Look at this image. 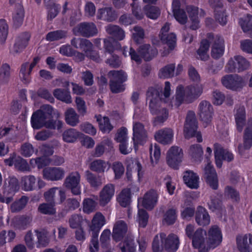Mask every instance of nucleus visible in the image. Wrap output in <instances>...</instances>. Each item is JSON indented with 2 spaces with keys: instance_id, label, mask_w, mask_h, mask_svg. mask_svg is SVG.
<instances>
[{
  "instance_id": "nucleus-60",
  "label": "nucleus",
  "mask_w": 252,
  "mask_h": 252,
  "mask_svg": "<svg viewBox=\"0 0 252 252\" xmlns=\"http://www.w3.org/2000/svg\"><path fill=\"white\" fill-rule=\"evenodd\" d=\"M37 238L36 246L37 248H44L46 247L49 243V239L47 235L43 232L35 231Z\"/></svg>"
},
{
  "instance_id": "nucleus-38",
  "label": "nucleus",
  "mask_w": 252,
  "mask_h": 252,
  "mask_svg": "<svg viewBox=\"0 0 252 252\" xmlns=\"http://www.w3.org/2000/svg\"><path fill=\"white\" fill-rule=\"evenodd\" d=\"M234 118L236 126H245L246 123V109L244 106H239L235 109Z\"/></svg>"
},
{
  "instance_id": "nucleus-18",
  "label": "nucleus",
  "mask_w": 252,
  "mask_h": 252,
  "mask_svg": "<svg viewBox=\"0 0 252 252\" xmlns=\"http://www.w3.org/2000/svg\"><path fill=\"white\" fill-rule=\"evenodd\" d=\"M236 241L237 248L240 252H252V234L237 236Z\"/></svg>"
},
{
  "instance_id": "nucleus-45",
  "label": "nucleus",
  "mask_w": 252,
  "mask_h": 252,
  "mask_svg": "<svg viewBox=\"0 0 252 252\" xmlns=\"http://www.w3.org/2000/svg\"><path fill=\"white\" fill-rule=\"evenodd\" d=\"M197 127H184V135L186 139H189L193 137H196L198 142L202 141L201 133L197 131Z\"/></svg>"
},
{
  "instance_id": "nucleus-4",
  "label": "nucleus",
  "mask_w": 252,
  "mask_h": 252,
  "mask_svg": "<svg viewBox=\"0 0 252 252\" xmlns=\"http://www.w3.org/2000/svg\"><path fill=\"white\" fill-rule=\"evenodd\" d=\"M170 30V24L166 23L161 28L158 36L160 40L163 44H166L170 51H173L176 46V35L171 32L168 33Z\"/></svg>"
},
{
  "instance_id": "nucleus-5",
  "label": "nucleus",
  "mask_w": 252,
  "mask_h": 252,
  "mask_svg": "<svg viewBox=\"0 0 252 252\" xmlns=\"http://www.w3.org/2000/svg\"><path fill=\"white\" fill-rule=\"evenodd\" d=\"M183 152L181 148L177 146H172L167 153L166 160L168 165L177 169L179 164L182 161Z\"/></svg>"
},
{
  "instance_id": "nucleus-25",
  "label": "nucleus",
  "mask_w": 252,
  "mask_h": 252,
  "mask_svg": "<svg viewBox=\"0 0 252 252\" xmlns=\"http://www.w3.org/2000/svg\"><path fill=\"white\" fill-rule=\"evenodd\" d=\"M252 146V127H246L244 130L243 144H240L238 147V152L242 155L245 150H249Z\"/></svg>"
},
{
  "instance_id": "nucleus-49",
  "label": "nucleus",
  "mask_w": 252,
  "mask_h": 252,
  "mask_svg": "<svg viewBox=\"0 0 252 252\" xmlns=\"http://www.w3.org/2000/svg\"><path fill=\"white\" fill-rule=\"evenodd\" d=\"M134 143H140L147 137L146 131L144 127H133Z\"/></svg>"
},
{
  "instance_id": "nucleus-1",
  "label": "nucleus",
  "mask_w": 252,
  "mask_h": 252,
  "mask_svg": "<svg viewBox=\"0 0 252 252\" xmlns=\"http://www.w3.org/2000/svg\"><path fill=\"white\" fill-rule=\"evenodd\" d=\"M170 83L168 81L165 82L163 94L157 89L154 87L149 88L146 93L147 99L150 100L149 109L153 115H157L161 112L162 115L156 117L154 121V126L157 123H163L168 117V110L165 108H161V104L163 101L162 95L168 98L170 95Z\"/></svg>"
},
{
  "instance_id": "nucleus-41",
  "label": "nucleus",
  "mask_w": 252,
  "mask_h": 252,
  "mask_svg": "<svg viewBox=\"0 0 252 252\" xmlns=\"http://www.w3.org/2000/svg\"><path fill=\"white\" fill-rule=\"evenodd\" d=\"M32 72L29 71V62H25L22 64L19 72V77L21 81L24 84L28 85L31 81V74Z\"/></svg>"
},
{
  "instance_id": "nucleus-57",
  "label": "nucleus",
  "mask_w": 252,
  "mask_h": 252,
  "mask_svg": "<svg viewBox=\"0 0 252 252\" xmlns=\"http://www.w3.org/2000/svg\"><path fill=\"white\" fill-rule=\"evenodd\" d=\"M118 200L123 207H126L130 202V191L128 189H123L120 193Z\"/></svg>"
},
{
  "instance_id": "nucleus-44",
  "label": "nucleus",
  "mask_w": 252,
  "mask_h": 252,
  "mask_svg": "<svg viewBox=\"0 0 252 252\" xmlns=\"http://www.w3.org/2000/svg\"><path fill=\"white\" fill-rule=\"evenodd\" d=\"M175 70V64L170 63L161 68L158 72L160 78H169L174 76Z\"/></svg>"
},
{
  "instance_id": "nucleus-53",
  "label": "nucleus",
  "mask_w": 252,
  "mask_h": 252,
  "mask_svg": "<svg viewBox=\"0 0 252 252\" xmlns=\"http://www.w3.org/2000/svg\"><path fill=\"white\" fill-rule=\"evenodd\" d=\"M144 10L147 17L151 19H157L160 14L158 7L153 5H146Z\"/></svg>"
},
{
  "instance_id": "nucleus-15",
  "label": "nucleus",
  "mask_w": 252,
  "mask_h": 252,
  "mask_svg": "<svg viewBox=\"0 0 252 252\" xmlns=\"http://www.w3.org/2000/svg\"><path fill=\"white\" fill-rule=\"evenodd\" d=\"M203 177L207 184L213 189L218 188L219 181L215 169L210 163L208 162L204 169Z\"/></svg>"
},
{
  "instance_id": "nucleus-46",
  "label": "nucleus",
  "mask_w": 252,
  "mask_h": 252,
  "mask_svg": "<svg viewBox=\"0 0 252 252\" xmlns=\"http://www.w3.org/2000/svg\"><path fill=\"white\" fill-rule=\"evenodd\" d=\"M55 205V202L42 203L39 205L38 207V210L40 213L42 214L53 215H55L56 213Z\"/></svg>"
},
{
  "instance_id": "nucleus-37",
  "label": "nucleus",
  "mask_w": 252,
  "mask_h": 252,
  "mask_svg": "<svg viewBox=\"0 0 252 252\" xmlns=\"http://www.w3.org/2000/svg\"><path fill=\"white\" fill-rule=\"evenodd\" d=\"M125 163L126 165V169L132 170L135 168L139 178L142 176L143 173L142 166L138 159L127 157L126 159Z\"/></svg>"
},
{
  "instance_id": "nucleus-9",
  "label": "nucleus",
  "mask_w": 252,
  "mask_h": 252,
  "mask_svg": "<svg viewBox=\"0 0 252 252\" xmlns=\"http://www.w3.org/2000/svg\"><path fill=\"white\" fill-rule=\"evenodd\" d=\"M80 175L78 172L70 173L64 180V185L66 188L71 190V193L75 195L81 193Z\"/></svg>"
},
{
  "instance_id": "nucleus-11",
  "label": "nucleus",
  "mask_w": 252,
  "mask_h": 252,
  "mask_svg": "<svg viewBox=\"0 0 252 252\" xmlns=\"http://www.w3.org/2000/svg\"><path fill=\"white\" fill-rule=\"evenodd\" d=\"M31 37L30 32H25L20 33L15 39L12 51H10L13 55L22 52L28 46Z\"/></svg>"
},
{
  "instance_id": "nucleus-19",
  "label": "nucleus",
  "mask_w": 252,
  "mask_h": 252,
  "mask_svg": "<svg viewBox=\"0 0 252 252\" xmlns=\"http://www.w3.org/2000/svg\"><path fill=\"white\" fill-rule=\"evenodd\" d=\"M210 6L214 9L215 18L221 25L224 26L227 23V16L224 11L218 10L217 8L223 6L221 0H209Z\"/></svg>"
},
{
  "instance_id": "nucleus-17",
  "label": "nucleus",
  "mask_w": 252,
  "mask_h": 252,
  "mask_svg": "<svg viewBox=\"0 0 252 252\" xmlns=\"http://www.w3.org/2000/svg\"><path fill=\"white\" fill-rule=\"evenodd\" d=\"M222 241L221 231L217 225L212 226L208 231V239L207 240L209 250L219 245Z\"/></svg>"
},
{
  "instance_id": "nucleus-54",
  "label": "nucleus",
  "mask_w": 252,
  "mask_h": 252,
  "mask_svg": "<svg viewBox=\"0 0 252 252\" xmlns=\"http://www.w3.org/2000/svg\"><path fill=\"white\" fill-rule=\"evenodd\" d=\"M46 129L42 130L36 133L35 138L37 140L44 141L51 137L54 133L56 127H46Z\"/></svg>"
},
{
  "instance_id": "nucleus-43",
  "label": "nucleus",
  "mask_w": 252,
  "mask_h": 252,
  "mask_svg": "<svg viewBox=\"0 0 252 252\" xmlns=\"http://www.w3.org/2000/svg\"><path fill=\"white\" fill-rule=\"evenodd\" d=\"M66 123L70 126H75L79 122V116L72 108H68L65 112Z\"/></svg>"
},
{
  "instance_id": "nucleus-33",
  "label": "nucleus",
  "mask_w": 252,
  "mask_h": 252,
  "mask_svg": "<svg viewBox=\"0 0 252 252\" xmlns=\"http://www.w3.org/2000/svg\"><path fill=\"white\" fill-rule=\"evenodd\" d=\"M106 32L117 40H122L125 37V31L119 26L110 24L106 27Z\"/></svg>"
},
{
  "instance_id": "nucleus-21",
  "label": "nucleus",
  "mask_w": 252,
  "mask_h": 252,
  "mask_svg": "<svg viewBox=\"0 0 252 252\" xmlns=\"http://www.w3.org/2000/svg\"><path fill=\"white\" fill-rule=\"evenodd\" d=\"M186 102L190 103L198 98L203 92V87L199 84H193L186 87Z\"/></svg>"
},
{
  "instance_id": "nucleus-28",
  "label": "nucleus",
  "mask_w": 252,
  "mask_h": 252,
  "mask_svg": "<svg viewBox=\"0 0 252 252\" xmlns=\"http://www.w3.org/2000/svg\"><path fill=\"white\" fill-rule=\"evenodd\" d=\"M224 52L223 39L220 36H217L212 47L211 56L214 59H219L223 55Z\"/></svg>"
},
{
  "instance_id": "nucleus-30",
  "label": "nucleus",
  "mask_w": 252,
  "mask_h": 252,
  "mask_svg": "<svg viewBox=\"0 0 252 252\" xmlns=\"http://www.w3.org/2000/svg\"><path fill=\"white\" fill-rule=\"evenodd\" d=\"M183 180L187 186L190 189H196L199 187V177L192 171H186L184 173Z\"/></svg>"
},
{
  "instance_id": "nucleus-63",
  "label": "nucleus",
  "mask_w": 252,
  "mask_h": 252,
  "mask_svg": "<svg viewBox=\"0 0 252 252\" xmlns=\"http://www.w3.org/2000/svg\"><path fill=\"white\" fill-rule=\"evenodd\" d=\"M15 167L22 172L29 171L31 169L27 161L20 156L17 157L15 161Z\"/></svg>"
},
{
  "instance_id": "nucleus-31",
  "label": "nucleus",
  "mask_w": 252,
  "mask_h": 252,
  "mask_svg": "<svg viewBox=\"0 0 252 252\" xmlns=\"http://www.w3.org/2000/svg\"><path fill=\"white\" fill-rule=\"evenodd\" d=\"M105 223V217L100 212H97L93 217L92 224L90 226V231L92 233H99V232Z\"/></svg>"
},
{
  "instance_id": "nucleus-39",
  "label": "nucleus",
  "mask_w": 252,
  "mask_h": 252,
  "mask_svg": "<svg viewBox=\"0 0 252 252\" xmlns=\"http://www.w3.org/2000/svg\"><path fill=\"white\" fill-rule=\"evenodd\" d=\"M85 177L87 181L94 188L97 189L102 184V179L101 176L94 174L89 170L85 171Z\"/></svg>"
},
{
  "instance_id": "nucleus-62",
  "label": "nucleus",
  "mask_w": 252,
  "mask_h": 252,
  "mask_svg": "<svg viewBox=\"0 0 252 252\" xmlns=\"http://www.w3.org/2000/svg\"><path fill=\"white\" fill-rule=\"evenodd\" d=\"M177 219V210L175 208L168 209L164 216V221L168 224L171 225L175 223Z\"/></svg>"
},
{
  "instance_id": "nucleus-2",
  "label": "nucleus",
  "mask_w": 252,
  "mask_h": 252,
  "mask_svg": "<svg viewBox=\"0 0 252 252\" xmlns=\"http://www.w3.org/2000/svg\"><path fill=\"white\" fill-rule=\"evenodd\" d=\"M53 107L43 104L34 111L31 118V126H63L59 113H53Z\"/></svg>"
},
{
  "instance_id": "nucleus-23",
  "label": "nucleus",
  "mask_w": 252,
  "mask_h": 252,
  "mask_svg": "<svg viewBox=\"0 0 252 252\" xmlns=\"http://www.w3.org/2000/svg\"><path fill=\"white\" fill-rule=\"evenodd\" d=\"M116 11L111 7L100 8L97 13V19L107 22H113L117 18Z\"/></svg>"
},
{
  "instance_id": "nucleus-64",
  "label": "nucleus",
  "mask_w": 252,
  "mask_h": 252,
  "mask_svg": "<svg viewBox=\"0 0 252 252\" xmlns=\"http://www.w3.org/2000/svg\"><path fill=\"white\" fill-rule=\"evenodd\" d=\"M15 237V233L12 231H9L7 234L5 230L0 233V246H3L6 242H11Z\"/></svg>"
},
{
  "instance_id": "nucleus-50",
  "label": "nucleus",
  "mask_w": 252,
  "mask_h": 252,
  "mask_svg": "<svg viewBox=\"0 0 252 252\" xmlns=\"http://www.w3.org/2000/svg\"><path fill=\"white\" fill-rule=\"evenodd\" d=\"M28 199V197L22 196L18 200L14 202L10 206L11 212L16 213L20 211L26 205Z\"/></svg>"
},
{
  "instance_id": "nucleus-40",
  "label": "nucleus",
  "mask_w": 252,
  "mask_h": 252,
  "mask_svg": "<svg viewBox=\"0 0 252 252\" xmlns=\"http://www.w3.org/2000/svg\"><path fill=\"white\" fill-rule=\"evenodd\" d=\"M89 167L92 171L98 173H103L108 169L107 162L100 159L93 161Z\"/></svg>"
},
{
  "instance_id": "nucleus-10",
  "label": "nucleus",
  "mask_w": 252,
  "mask_h": 252,
  "mask_svg": "<svg viewBox=\"0 0 252 252\" xmlns=\"http://www.w3.org/2000/svg\"><path fill=\"white\" fill-rule=\"evenodd\" d=\"M206 36L207 38L201 40L199 47L196 51V59L203 61L208 60L209 56L208 52L211 42L214 39V35L212 32L208 33Z\"/></svg>"
},
{
  "instance_id": "nucleus-24",
  "label": "nucleus",
  "mask_w": 252,
  "mask_h": 252,
  "mask_svg": "<svg viewBox=\"0 0 252 252\" xmlns=\"http://www.w3.org/2000/svg\"><path fill=\"white\" fill-rule=\"evenodd\" d=\"M173 130L169 128H165L156 132L155 138L159 143L163 145L170 144L173 138Z\"/></svg>"
},
{
  "instance_id": "nucleus-55",
  "label": "nucleus",
  "mask_w": 252,
  "mask_h": 252,
  "mask_svg": "<svg viewBox=\"0 0 252 252\" xmlns=\"http://www.w3.org/2000/svg\"><path fill=\"white\" fill-rule=\"evenodd\" d=\"M10 65L6 63H3L0 68V84L8 82L10 77Z\"/></svg>"
},
{
  "instance_id": "nucleus-51",
  "label": "nucleus",
  "mask_w": 252,
  "mask_h": 252,
  "mask_svg": "<svg viewBox=\"0 0 252 252\" xmlns=\"http://www.w3.org/2000/svg\"><path fill=\"white\" fill-rule=\"evenodd\" d=\"M104 48L106 52L111 54L115 50L120 49L121 44L117 41H114L112 39H104Z\"/></svg>"
},
{
  "instance_id": "nucleus-59",
  "label": "nucleus",
  "mask_w": 252,
  "mask_h": 252,
  "mask_svg": "<svg viewBox=\"0 0 252 252\" xmlns=\"http://www.w3.org/2000/svg\"><path fill=\"white\" fill-rule=\"evenodd\" d=\"M189 154L194 160H200L203 151L201 146L199 144L192 145L189 148Z\"/></svg>"
},
{
  "instance_id": "nucleus-3",
  "label": "nucleus",
  "mask_w": 252,
  "mask_h": 252,
  "mask_svg": "<svg viewBox=\"0 0 252 252\" xmlns=\"http://www.w3.org/2000/svg\"><path fill=\"white\" fill-rule=\"evenodd\" d=\"M110 78L109 86L113 93L123 92L125 89L123 83L126 81V74L122 70H111L108 73Z\"/></svg>"
},
{
  "instance_id": "nucleus-22",
  "label": "nucleus",
  "mask_w": 252,
  "mask_h": 252,
  "mask_svg": "<svg viewBox=\"0 0 252 252\" xmlns=\"http://www.w3.org/2000/svg\"><path fill=\"white\" fill-rule=\"evenodd\" d=\"M127 225L125 221L119 220L114 225L112 237L117 241H121L126 235L127 231Z\"/></svg>"
},
{
  "instance_id": "nucleus-61",
  "label": "nucleus",
  "mask_w": 252,
  "mask_h": 252,
  "mask_svg": "<svg viewBox=\"0 0 252 252\" xmlns=\"http://www.w3.org/2000/svg\"><path fill=\"white\" fill-rule=\"evenodd\" d=\"M8 33V26L5 19H0V42L5 43Z\"/></svg>"
},
{
  "instance_id": "nucleus-29",
  "label": "nucleus",
  "mask_w": 252,
  "mask_h": 252,
  "mask_svg": "<svg viewBox=\"0 0 252 252\" xmlns=\"http://www.w3.org/2000/svg\"><path fill=\"white\" fill-rule=\"evenodd\" d=\"M158 194L153 189L146 193L143 199V206L147 209L151 210L156 205L158 201Z\"/></svg>"
},
{
  "instance_id": "nucleus-35",
  "label": "nucleus",
  "mask_w": 252,
  "mask_h": 252,
  "mask_svg": "<svg viewBox=\"0 0 252 252\" xmlns=\"http://www.w3.org/2000/svg\"><path fill=\"white\" fill-rule=\"evenodd\" d=\"M54 96L58 100L66 103H71V96L70 92L67 89L58 88L53 91Z\"/></svg>"
},
{
  "instance_id": "nucleus-56",
  "label": "nucleus",
  "mask_w": 252,
  "mask_h": 252,
  "mask_svg": "<svg viewBox=\"0 0 252 252\" xmlns=\"http://www.w3.org/2000/svg\"><path fill=\"white\" fill-rule=\"evenodd\" d=\"M122 252H136L135 245L133 239L127 238L120 244Z\"/></svg>"
},
{
  "instance_id": "nucleus-16",
  "label": "nucleus",
  "mask_w": 252,
  "mask_h": 252,
  "mask_svg": "<svg viewBox=\"0 0 252 252\" xmlns=\"http://www.w3.org/2000/svg\"><path fill=\"white\" fill-rule=\"evenodd\" d=\"M43 177L49 181H59L63 179L65 171L61 167H48L45 168L42 171Z\"/></svg>"
},
{
  "instance_id": "nucleus-34",
  "label": "nucleus",
  "mask_w": 252,
  "mask_h": 252,
  "mask_svg": "<svg viewBox=\"0 0 252 252\" xmlns=\"http://www.w3.org/2000/svg\"><path fill=\"white\" fill-rule=\"evenodd\" d=\"M44 4L47 11V19L51 21L59 14L61 8V5L54 1L46 2Z\"/></svg>"
},
{
  "instance_id": "nucleus-52",
  "label": "nucleus",
  "mask_w": 252,
  "mask_h": 252,
  "mask_svg": "<svg viewBox=\"0 0 252 252\" xmlns=\"http://www.w3.org/2000/svg\"><path fill=\"white\" fill-rule=\"evenodd\" d=\"M24 9L23 5L17 8L16 13L13 17V25L15 28L20 27L23 22L24 17Z\"/></svg>"
},
{
  "instance_id": "nucleus-14",
  "label": "nucleus",
  "mask_w": 252,
  "mask_h": 252,
  "mask_svg": "<svg viewBox=\"0 0 252 252\" xmlns=\"http://www.w3.org/2000/svg\"><path fill=\"white\" fill-rule=\"evenodd\" d=\"M73 31L86 37L94 36L97 33V29L93 22H82L75 27Z\"/></svg>"
},
{
  "instance_id": "nucleus-36",
  "label": "nucleus",
  "mask_w": 252,
  "mask_h": 252,
  "mask_svg": "<svg viewBox=\"0 0 252 252\" xmlns=\"http://www.w3.org/2000/svg\"><path fill=\"white\" fill-rule=\"evenodd\" d=\"M82 134L75 129L70 128L65 130L63 133V139L67 143H73L77 139L81 138Z\"/></svg>"
},
{
  "instance_id": "nucleus-13",
  "label": "nucleus",
  "mask_w": 252,
  "mask_h": 252,
  "mask_svg": "<svg viewBox=\"0 0 252 252\" xmlns=\"http://www.w3.org/2000/svg\"><path fill=\"white\" fill-rule=\"evenodd\" d=\"M162 244L168 252H175L178 249L179 239L177 235L170 234L168 236L164 233L160 234Z\"/></svg>"
},
{
  "instance_id": "nucleus-12",
  "label": "nucleus",
  "mask_w": 252,
  "mask_h": 252,
  "mask_svg": "<svg viewBox=\"0 0 252 252\" xmlns=\"http://www.w3.org/2000/svg\"><path fill=\"white\" fill-rule=\"evenodd\" d=\"M214 149L216 164L218 167H221L223 160H227L228 162L233 160L232 154L228 152L227 149H224L220 144L215 143Z\"/></svg>"
},
{
  "instance_id": "nucleus-27",
  "label": "nucleus",
  "mask_w": 252,
  "mask_h": 252,
  "mask_svg": "<svg viewBox=\"0 0 252 252\" xmlns=\"http://www.w3.org/2000/svg\"><path fill=\"white\" fill-rule=\"evenodd\" d=\"M115 189L113 184L105 185L100 192L99 202L101 205L104 206L107 204L114 195Z\"/></svg>"
},
{
  "instance_id": "nucleus-58",
  "label": "nucleus",
  "mask_w": 252,
  "mask_h": 252,
  "mask_svg": "<svg viewBox=\"0 0 252 252\" xmlns=\"http://www.w3.org/2000/svg\"><path fill=\"white\" fill-rule=\"evenodd\" d=\"M239 24L244 32H248L252 30V15L248 14L246 17L240 18Z\"/></svg>"
},
{
  "instance_id": "nucleus-20",
  "label": "nucleus",
  "mask_w": 252,
  "mask_h": 252,
  "mask_svg": "<svg viewBox=\"0 0 252 252\" xmlns=\"http://www.w3.org/2000/svg\"><path fill=\"white\" fill-rule=\"evenodd\" d=\"M137 51L140 56L146 62H149L154 58L158 53V49L152 47L149 44H144L140 45Z\"/></svg>"
},
{
  "instance_id": "nucleus-47",
  "label": "nucleus",
  "mask_w": 252,
  "mask_h": 252,
  "mask_svg": "<svg viewBox=\"0 0 252 252\" xmlns=\"http://www.w3.org/2000/svg\"><path fill=\"white\" fill-rule=\"evenodd\" d=\"M186 88L182 85H179L176 90L175 105L177 107L180 106L184 101H186Z\"/></svg>"
},
{
  "instance_id": "nucleus-8",
  "label": "nucleus",
  "mask_w": 252,
  "mask_h": 252,
  "mask_svg": "<svg viewBox=\"0 0 252 252\" xmlns=\"http://www.w3.org/2000/svg\"><path fill=\"white\" fill-rule=\"evenodd\" d=\"M206 233L202 228L197 229L194 233L192 239V243L194 248L198 249L199 252H208L209 246H208L207 240L205 239Z\"/></svg>"
},
{
  "instance_id": "nucleus-48",
  "label": "nucleus",
  "mask_w": 252,
  "mask_h": 252,
  "mask_svg": "<svg viewBox=\"0 0 252 252\" xmlns=\"http://www.w3.org/2000/svg\"><path fill=\"white\" fill-rule=\"evenodd\" d=\"M36 179L33 175L25 176L22 178L23 189L26 191L32 190L34 187Z\"/></svg>"
},
{
  "instance_id": "nucleus-32",
  "label": "nucleus",
  "mask_w": 252,
  "mask_h": 252,
  "mask_svg": "<svg viewBox=\"0 0 252 252\" xmlns=\"http://www.w3.org/2000/svg\"><path fill=\"white\" fill-rule=\"evenodd\" d=\"M221 197V194H219L210 196V201L208 202V208L210 210L213 212H225V208L220 199Z\"/></svg>"
},
{
  "instance_id": "nucleus-6",
  "label": "nucleus",
  "mask_w": 252,
  "mask_h": 252,
  "mask_svg": "<svg viewBox=\"0 0 252 252\" xmlns=\"http://www.w3.org/2000/svg\"><path fill=\"white\" fill-rule=\"evenodd\" d=\"M249 62L241 56H235L228 62L226 67L230 72H240L248 68Z\"/></svg>"
},
{
  "instance_id": "nucleus-26",
  "label": "nucleus",
  "mask_w": 252,
  "mask_h": 252,
  "mask_svg": "<svg viewBox=\"0 0 252 252\" xmlns=\"http://www.w3.org/2000/svg\"><path fill=\"white\" fill-rule=\"evenodd\" d=\"M196 222L200 226H206L210 222V217L205 208L198 206L195 214Z\"/></svg>"
},
{
  "instance_id": "nucleus-42",
  "label": "nucleus",
  "mask_w": 252,
  "mask_h": 252,
  "mask_svg": "<svg viewBox=\"0 0 252 252\" xmlns=\"http://www.w3.org/2000/svg\"><path fill=\"white\" fill-rule=\"evenodd\" d=\"M67 34L66 31L62 30L50 32L46 35V40L50 42L60 40L65 38Z\"/></svg>"
},
{
  "instance_id": "nucleus-7",
  "label": "nucleus",
  "mask_w": 252,
  "mask_h": 252,
  "mask_svg": "<svg viewBox=\"0 0 252 252\" xmlns=\"http://www.w3.org/2000/svg\"><path fill=\"white\" fill-rule=\"evenodd\" d=\"M221 83L226 88L232 91L241 89L244 82L243 78L238 75H226L221 79Z\"/></svg>"
}]
</instances>
